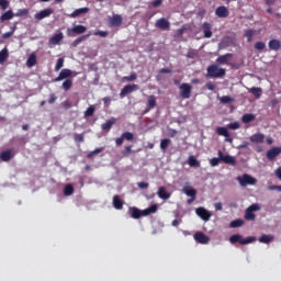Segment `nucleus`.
Here are the masks:
<instances>
[{
	"mask_svg": "<svg viewBox=\"0 0 281 281\" xmlns=\"http://www.w3.org/2000/svg\"><path fill=\"white\" fill-rule=\"evenodd\" d=\"M207 78H223L226 74L225 68H218V65L207 67Z\"/></svg>",
	"mask_w": 281,
	"mask_h": 281,
	"instance_id": "f257e3e1",
	"label": "nucleus"
},
{
	"mask_svg": "<svg viewBox=\"0 0 281 281\" xmlns=\"http://www.w3.org/2000/svg\"><path fill=\"white\" fill-rule=\"evenodd\" d=\"M229 243H232V245H236V243H239V245H249L256 243V237L250 236L244 239L243 235L235 234L229 237Z\"/></svg>",
	"mask_w": 281,
	"mask_h": 281,
	"instance_id": "f03ea898",
	"label": "nucleus"
},
{
	"mask_svg": "<svg viewBox=\"0 0 281 281\" xmlns=\"http://www.w3.org/2000/svg\"><path fill=\"white\" fill-rule=\"evenodd\" d=\"M260 210H261L260 204L258 203L251 204L249 207L246 209L244 218L246 221H256L255 212H260Z\"/></svg>",
	"mask_w": 281,
	"mask_h": 281,
	"instance_id": "7ed1b4c3",
	"label": "nucleus"
},
{
	"mask_svg": "<svg viewBox=\"0 0 281 281\" xmlns=\"http://www.w3.org/2000/svg\"><path fill=\"white\" fill-rule=\"evenodd\" d=\"M87 32V26L82 24L75 25L74 27H68L66 31L67 36L74 38V36H80V34H85Z\"/></svg>",
	"mask_w": 281,
	"mask_h": 281,
	"instance_id": "20e7f679",
	"label": "nucleus"
},
{
	"mask_svg": "<svg viewBox=\"0 0 281 281\" xmlns=\"http://www.w3.org/2000/svg\"><path fill=\"white\" fill-rule=\"evenodd\" d=\"M237 181L241 188H247V186H256L258 180L250 175L244 173L241 177H237Z\"/></svg>",
	"mask_w": 281,
	"mask_h": 281,
	"instance_id": "39448f33",
	"label": "nucleus"
},
{
	"mask_svg": "<svg viewBox=\"0 0 281 281\" xmlns=\"http://www.w3.org/2000/svg\"><path fill=\"white\" fill-rule=\"evenodd\" d=\"M179 89L181 98H183V100H190L192 95V87L190 83H182L180 85Z\"/></svg>",
	"mask_w": 281,
	"mask_h": 281,
	"instance_id": "423d86ee",
	"label": "nucleus"
},
{
	"mask_svg": "<svg viewBox=\"0 0 281 281\" xmlns=\"http://www.w3.org/2000/svg\"><path fill=\"white\" fill-rule=\"evenodd\" d=\"M74 76V71L69 68H64L59 72L58 77L54 79V82H60V80H69Z\"/></svg>",
	"mask_w": 281,
	"mask_h": 281,
	"instance_id": "0eeeda50",
	"label": "nucleus"
},
{
	"mask_svg": "<svg viewBox=\"0 0 281 281\" xmlns=\"http://www.w3.org/2000/svg\"><path fill=\"white\" fill-rule=\"evenodd\" d=\"M228 127L218 126L216 127L217 135H221L222 137H225V142L227 144H232L234 142V138L229 135Z\"/></svg>",
	"mask_w": 281,
	"mask_h": 281,
	"instance_id": "6e6552de",
	"label": "nucleus"
},
{
	"mask_svg": "<svg viewBox=\"0 0 281 281\" xmlns=\"http://www.w3.org/2000/svg\"><path fill=\"white\" fill-rule=\"evenodd\" d=\"M52 14H54V9L47 8V9H44V10L35 13L34 19L36 21H43V19H47V18L52 16Z\"/></svg>",
	"mask_w": 281,
	"mask_h": 281,
	"instance_id": "1a4fd4ad",
	"label": "nucleus"
},
{
	"mask_svg": "<svg viewBox=\"0 0 281 281\" xmlns=\"http://www.w3.org/2000/svg\"><path fill=\"white\" fill-rule=\"evenodd\" d=\"M16 151L14 150V148H9L0 153V161H10L11 159H14Z\"/></svg>",
	"mask_w": 281,
	"mask_h": 281,
	"instance_id": "9d476101",
	"label": "nucleus"
},
{
	"mask_svg": "<svg viewBox=\"0 0 281 281\" xmlns=\"http://www.w3.org/2000/svg\"><path fill=\"white\" fill-rule=\"evenodd\" d=\"M195 214L200 216L202 221H205V222L212 218V213H210V211H207L205 207H202V206L195 209Z\"/></svg>",
	"mask_w": 281,
	"mask_h": 281,
	"instance_id": "9b49d317",
	"label": "nucleus"
},
{
	"mask_svg": "<svg viewBox=\"0 0 281 281\" xmlns=\"http://www.w3.org/2000/svg\"><path fill=\"white\" fill-rule=\"evenodd\" d=\"M155 27L166 32L170 30V21H168L166 18H160L155 22Z\"/></svg>",
	"mask_w": 281,
	"mask_h": 281,
	"instance_id": "f8f14e48",
	"label": "nucleus"
},
{
	"mask_svg": "<svg viewBox=\"0 0 281 281\" xmlns=\"http://www.w3.org/2000/svg\"><path fill=\"white\" fill-rule=\"evenodd\" d=\"M217 155L223 164H227L228 166H236V158H234V156L224 155L221 150H218Z\"/></svg>",
	"mask_w": 281,
	"mask_h": 281,
	"instance_id": "ddd939ff",
	"label": "nucleus"
},
{
	"mask_svg": "<svg viewBox=\"0 0 281 281\" xmlns=\"http://www.w3.org/2000/svg\"><path fill=\"white\" fill-rule=\"evenodd\" d=\"M193 238L195 241H198L200 245H207V243H210V236L205 235L202 232H196L193 235Z\"/></svg>",
	"mask_w": 281,
	"mask_h": 281,
	"instance_id": "4468645a",
	"label": "nucleus"
},
{
	"mask_svg": "<svg viewBox=\"0 0 281 281\" xmlns=\"http://www.w3.org/2000/svg\"><path fill=\"white\" fill-rule=\"evenodd\" d=\"M110 25L112 27H120V25H122V23H124V20L122 19V15L120 14H114L110 21H109Z\"/></svg>",
	"mask_w": 281,
	"mask_h": 281,
	"instance_id": "2eb2a0df",
	"label": "nucleus"
},
{
	"mask_svg": "<svg viewBox=\"0 0 281 281\" xmlns=\"http://www.w3.org/2000/svg\"><path fill=\"white\" fill-rule=\"evenodd\" d=\"M280 154L281 147H273L267 151V159H269V161H273V159H276Z\"/></svg>",
	"mask_w": 281,
	"mask_h": 281,
	"instance_id": "dca6fc26",
	"label": "nucleus"
},
{
	"mask_svg": "<svg viewBox=\"0 0 281 281\" xmlns=\"http://www.w3.org/2000/svg\"><path fill=\"white\" fill-rule=\"evenodd\" d=\"M215 14L218 19H227L229 16V10H227V7H218L215 10Z\"/></svg>",
	"mask_w": 281,
	"mask_h": 281,
	"instance_id": "f3484780",
	"label": "nucleus"
},
{
	"mask_svg": "<svg viewBox=\"0 0 281 281\" xmlns=\"http://www.w3.org/2000/svg\"><path fill=\"white\" fill-rule=\"evenodd\" d=\"M202 32L204 34V38H212V24L204 22L202 24Z\"/></svg>",
	"mask_w": 281,
	"mask_h": 281,
	"instance_id": "a211bd4d",
	"label": "nucleus"
},
{
	"mask_svg": "<svg viewBox=\"0 0 281 281\" xmlns=\"http://www.w3.org/2000/svg\"><path fill=\"white\" fill-rule=\"evenodd\" d=\"M268 47L272 52H280V49H281L280 40H276V38L270 40L269 43H268Z\"/></svg>",
	"mask_w": 281,
	"mask_h": 281,
	"instance_id": "6ab92c4d",
	"label": "nucleus"
},
{
	"mask_svg": "<svg viewBox=\"0 0 281 281\" xmlns=\"http://www.w3.org/2000/svg\"><path fill=\"white\" fill-rule=\"evenodd\" d=\"M232 58H234V54L227 53L217 57L216 63H218V65H227Z\"/></svg>",
	"mask_w": 281,
	"mask_h": 281,
	"instance_id": "aec40b11",
	"label": "nucleus"
},
{
	"mask_svg": "<svg viewBox=\"0 0 281 281\" xmlns=\"http://www.w3.org/2000/svg\"><path fill=\"white\" fill-rule=\"evenodd\" d=\"M249 139L252 144H263L265 143V134H262V133L254 134L249 137Z\"/></svg>",
	"mask_w": 281,
	"mask_h": 281,
	"instance_id": "412c9836",
	"label": "nucleus"
},
{
	"mask_svg": "<svg viewBox=\"0 0 281 281\" xmlns=\"http://www.w3.org/2000/svg\"><path fill=\"white\" fill-rule=\"evenodd\" d=\"M63 38H65V35L63 34V32H59L49 38V44L50 45H60V42L63 41Z\"/></svg>",
	"mask_w": 281,
	"mask_h": 281,
	"instance_id": "4be33fe9",
	"label": "nucleus"
},
{
	"mask_svg": "<svg viewBox=\"0 0 281 281\" xmlns=\"http://www.w3.org/2000/svg\"><path fill=\"white\" fill-rule=\"evenodd\" d=\"M136 87H137V85H133V86L127 85V86H125L120 92V98H125V95H128V93H133V91H135Z\"/></svg>",
	"mask_w": 281,
	"mask_h": 281,
	"instance_id": "5701e85b",
	"label": "nucleus"
},
{
	"mask_svg": "<svg viewBox=\"0 0 281 281\" xmlns=\"http://www.w3.org/2000/svg\"><path fill=\"white\" fill-rule=\"evenodd\" d=\"M130 213H131V217L135 218V220L142 218V216H144V211H142L135 206L130 207Z\"/></svg>",
	"mask_w": 281,
	"mask_h": 281,
	"instance_id": "b1692460",
	"label": "nucleus"
},
{
	"mask_svg": "<svg viewBox=\"0 0 281 281\" xmlns=\"http://www.w3.org/2000/svg\"><path fill=\"white\" fill-rule=\"evenodd\" d=\"M148 109L144 111V113H148L150 109H155L157 106V98L155 95H149L147 99Z\"/></svg>",
	"mask_w": 281,
	"mask_h": 281,
	"instance_id": "393cba45",
	"label": "nucleus"
},
{
	"mask_svg": "<svg viewBox=\"0 0 281 281\" xmlns=\"http://www.w3.org/2000/svg\"><path fill=\"white\" fill-rule=\"evenodd\" d=\"M157 194L159 199H162L164 201H168V199H170V193H168L166 187H159Z\"/></svg>",
	"mask_w": 281,
	"mask_h": 281,
	"instance_id": "a878e982",
	"label": "nucleus"
},
{
	"mask_svg": "<svg viewBox=\"0 0 281 281\" xmlns=\"http://www.w3.org/2000/svg\"><path fill=\"white\" fill-rule=\"evenodd\" d=\"M88 12H89V8L85 7V8L75 10L69 16H70V19H76V18L80 16L81 14H87Z\"/></svg>",
	"mask_w": 281,
	"mask_h": 281,
	"instance_id": "bb28decb",
	"label": "nucleus"
},
{
	"mask_svg": "<svg viewBox=\"0 0 281 281\" xmlns=\"http://www.w3.org/2000/svg\"><path fill=\"white\" fill-rule=\"evenodd\" d=\"M12 19H14V12H12V10H8L0 16L1 23H4V21H12Z\"/></svg>",
	"mask_w": 281,
	"mask_h": 281,
	"instance_id": "cd10ccee",
	"label": "nucleus"
},
{
	"mask_svg": "<svg viewBox=\"0 0 281 281\" xmlns=\"http://www.w3.org/2000/svg\"><path fill=\"white\" fill-rule=\"evenodd\" d=\"M113 207L115 210H122L124 207V202L120 199V195L113 196Z\"/></svg>",
	"mask_w": 281,
	"mask_h": 281,
	"instance_id": "c85d7f7f",
	"label": "nucleus"
},
{
	"mask_svg": "<svg viewBox=\"0 0 281 281\" xmlns=\"http://www.w3.org/2000/svg\"><path fill=\"white\" fill-rule=\"evenodd\" d=\"M115 122H116L115 117H111L110 120H108L105 123L101 125L102 131H110L111 128H113V124H115Z\"/></svg>",
	"mask_w": 281,
	"mask_h": 281,
	"instance_id": "c756f323",
	"label": "nucleus"
},
{
	"mask_svg": "<svg viewBox=\"0 0 281 281\" xmlns=\"http://www.w3.org/2000/svg\"><path fill=\"white\" fill-rule=\"evenodd\" d=\"M159 210V206L157 204H153L149 207L143 210V215L144 216H149V214H155Z\"/></svg>",
	"mask_w": 281,
	"mask_h": 281,
	"instance_id": "7c9ffc66",
	"label": "nucleus"
},
{
	"mask_svg": "<svg viewBox=\"0 0 281 281\" xmlns=\"http://www.w3.org/2000/svg\"><path fill=\"white\" fill-rule=\"evenodd\" d=\"M244 36L247 38V43H251L254 41V36H256V30H246Z\"/></svg>",
	"mask_w": 281,
	"mask_h": 281,
	"instance_id": "2f4dec72",
	"label": "nucleus"
},
{
	"mask_svg": "<svg viewBox=\"0 0 281 281\" xmlns=\"http://www.w3.org/2000/svg\"><path fill=\"white\" fill-rule=\"evenodd\" d=\"M188 165L191 168H201V162L194 158V156H189Z\"/></svg>",
	"mask_w": 281,
	"mask_h": 281,
	"instance_id": "473e14b6",
	"label": "nucleus"
},
{
	"mask_svg": "<svg viewBox=\"0 0 281 281\" xmlns=\"http://www.w3.org/2000/svg\"><path fill=\"white\" fill-rule=\"evenodd\" d=\"M254 120H256V115L251 114V113L244 114L241 117V122L244 124H249V123L254 122Z\"/></svg>",
	"mask_w": 281,
	"mask_h": 281,
	"instance_id": "72a5a7b5",
	"label": "nucleus"
},
{
	"mask_svg": "<svg viewBox=\"0 0 281 281\" xmlns=\"http://www.w3.org/2000/svg\"><path fill=\"white\" fill-rule=\"evenodd\" d=\"M273 235H261L259 237V243H263L265 245H269V243H272Z\"/></svg>",
	"mask_w": 281,
	"mask_h": 281,
	"instance_id": "f704fd0d",
	"label": "nucleus"
},
{
	"mask_svg": "<svg viewBox=\"0 0 281 281\" xmlns=\"http://www.w3.org/2000/svg\"><path fill=\"white\" fill-rule=\"evenodd\" d=\"M183 192H184V194H187V196H191V199H196V190L195 189L186 187L183 189Z\"/></svg>",
	"mask_w": 281,
	"mask_h": 281,
	"instance_id": "c9c22d12",
	"label": "nucleus"
},
{
	"mask_svg": "<svg viewBox=\"0 0 281 281\" xmlns=\"http://www.w3.org/2000/svg\"><path fill=\"white\" fill-rule=\"evenodd\" d=\"M10 57V54L8 53V48H3L0 50V65H3L5 63V59Z\"/></svg>",
	"mask_w": 281,
	"mask_h": 281,
	"instance_id": "e433bc0d",
	"label": "nucleus"
},
{
	"mask_svg": "<svg viewBox=\"0 0 281 281\" xmlns=\"http://www.w3.org/2000/svg\"><path fill=\"white\" fill-rule=\"evenodd\" d=\"M90 34L87 35H81L78 38H76L72 43L71 46L72 47H78V45H80V43H82V41H86V38H89Z\"/></svg>",
	"mask_w": 281,
	"mask_h": 281,
	"instance_id": "4c0bfd02",
	"label": "nucleus"
},
{
	"mask_svg": "<svg viewBox=\"0 0 281 281\" xmlns=\"http://www.w3.org/2000/svg\"><path fill=\"white\" fill-rule=\"evenodd\" d=\"M243 225H245V221H243L241 218L232 221V222L229 223V227H232V228L243 227Z\"/></svg>",
	"mask_w": 281,
	"mask_h": 281,
	"instance_id": "58836bf2",
	"label": "nucleus"
},
{
	"mask_svg": "<svg viewBox=\"0 0 281 281\" xmlns=\"http://www.w3.org/2000/svg\"><path fill=\"white\" fill-rule=\"evenodd\" d=\"M64 91H69L74 87V80L71 79H66L63 85H61Z\"/></svg>",
	"mask_w": 281,
	"mask_h": 281,
	"instance_id": "ea45409f",
	"label": "nucleus"
},
{
	"mask_svg": "<svg viewBox=\"0 0 281 281\" xmlns=\"http://www.w3.org/2000/svg\"><path fill=\"white\" fill-rule=\"evenodd\" d=\"M249 93H251L252 95H255V98H260V95H262V89L261 88H257L254 87L249 90Z\"/></svg>",
	"mask_w": 281,
	"mask_h": 281,
	"instance_id": "a19ab883",
	"label": "nucleus"
},
{
	"mask_svg": "<svg viewBox=\"0 0 281 281\" xmlns=\"http://www.w3.org/2000/svg\"><path fill=\"white\" fill-rule=\"evenodd\" d=\"M74 194V186L71 184H66L64 188V195L65 196H71Z\"/></svg>",
	"mask_w": 281,
	"mask_h": 281,
	"instance_id": "79ce46f5",
	"label": "nucleus"
},
{
	"mask_svg": "<svg viewBox=\"0 0 281 281\" xmlns=\"http://www.w3.org/2000/svg\"><path fill=\"white\" fill-rule=\"evenodd\" d=\"M27 67H34L36 65V55L31 54L26 60Z\"/></svg>",
	"mask_w": 281,
	"mask_h": 281,
	"instance_id": "37998d69",
	"label": "nucleus"
},
{
	"mask_svg": "<svg viewBox=\"0 0 281 281\" xmlns=\"http://www.w3.org/2000/svg\"><path fill=\"white\" fill-rule=\"evenodd\" d=\"M93 113H95V106L90 105L83 113L85 117H91L93 116Z\"/></svg>",
	"mask_w": 281,
	"mask_h": 281,
	"instance_id": "c03bdc74",
	"label": "nucleus"
},
{
	"mask_svg": "<svg viewBox=\"0 0 281 281\" xmlns=\"http://www.w3.org/2000/svg\"><path fill=\"white\" fill-rule=\"evenodd\" d=\"M123 157H128L133 155V145L125 146L124 150L122 151Z\"/></svg>",
	"mask_w": 281,
	"mask_h": 281,
	"instance_id": "a18cd8bd",
	"label": "nucleus"
},
{
	"mask_svg": "<svg viewBox=\"0 0 281 281\" xmlns=\"http://www.w3.org/2000/svg\"><path fill=\"white\" fill-rule=\"evenodd\" d=\"M64 65H65V59L63 57L58 58L55 65V71H60Z\"/></svg>",
	"mask_w": 281,
	"mask_h": 281,
	"instance_id": "49530a36",
	"label": "nucleus"
},
{
	"mask_svg": "<svg viewBox=\"0 0 281 281\" xmlns=\"http://www.w3.org/2000/svg\"><path fill=\"white\" fill-rule=\"evenodd\" d=\"M122 136H123V139H126V142H133L135 137V135H133V133L131 132H124Z\"/></svg>",
	"mask_w": 281,
	"mask_h": 281,
	"instance_id": "de8ad7c7",
	"label": "nucleus"
},
{
	"mask_svg": "<svg viewBox=\"0 0 281 281\" xmlns=\"http://www.w3.org/2000/svg\"><path fill=\"white\" fill-rule=\"evenodd\" d=\"M123 82H133V80H137V74L133 72L131 76L123 77Z\"/></svg>",
	"mask_w": 281,
	"mask_h": 281,
	"instance_id": "09e8293b",
	"label": "nucleus"
},
{
	"mask_svg": "<svg viewBox=\"0 0 281 281\" xmlns=\"http://www.w3.org/2000/svg\"><path fill=\"white\" fill-rule=\"evenodd\" d=\"M168 146H170V139L169 138H164L160 142V148L161 150H166L168 148Z\"/></svg>",
	"mask_w": 281,
	"mask_h": 281,
	"instance_id": "8fccbe9b",
	"label": "nucleus"
},
{
	"mask_svg": "<svg viewBox=\"0 0 281 281\" xmlns=\"http://www.w3.org/2000/svg\"><path fill=\"white\" fill-rule=\"evenodd\" d=\"M14 16H26V14H30V10L27 9H19L16 13H13Z\"/></svg>",
	"mask_w": 281,
	"mask_h": 281,
	"instance_id": "3c124183",
	"label": "nucleus"
},
{
	"mask_svg": "<svg viewBox=\"0 0 281 281\" xmlns=\"http://www.w3.org/2000/svg\"><path fill=\"white\" fill-rule=\"evenodd\" d=\"M220 102L222 104H231V102H234V99H232V97L224 95L220 99Z\"/></svg>",
	"mask_w": 281,
	"mask_h": 281,
	"instance_id": "603ef678",
	"label": "nucleus"
},
{
	"mask_svg": "<svg viewBox=\"0 0 281 281\" xmlns=\"http://www.w3.org/2000/svg\"><path fill=\"white\" fill-rule=\"evenodd\" d=\"M74 139L77 144H82L85 142V134H75Z\"/></svg>",
	"mask_w": 281,
	"mask_h": 281,
	"instance_id": "864d4df0",
	"label": "nucleus"
},
{
	"mask_svg": "<svg viewBox=\"0 0 281 281\" xmlns=\"http://www.w3.org/2000/svg\"><path fill=\"white\" fill-rule=\"evenodd\" d=\"M227 128H229L231 131H238V128H240V123L238 122L229 123L227 125Z\"/></svg>",
	"mask_w": 281,
	"mask_h": 281,
	"instance_id": "5fc2aeb1",
	"label": "nucleus"
},
{
	"mask_svg": "<svg viewBox=\"0 0 281 281\" xmlns=\"http://www.w3.org/2000/svg\"><path fill=\"white\" fill-rule=\"evenodd\" d=\"M10 8V0H0V9L8 10Z\"/></svg>",
	"mask_w": 281,
	"mask_h": 281,
	"instance_id": "6e6d98bb",
	"label": "nucleus"
},
{
	"mask_svg": "<svg viewBox=\"0 0 281 281\" xmlns=\"http://www.w3.org/2000/svg\"><path fill=\"white\" fill-rule=\"evenodd\" d=\"M265 47H267V44H265V42L255 43V49H258L259 52H262V49H265Z\"/></svg>",
	"mask_w": 281,
	"mask_h": 281,
	"instance_id": "4d7b16f0",
	"label": "nucleus"
},
{
	"mask_svg": "<svg viewBox=\"0 0 281 281\" xmlns=\"http://www.w3.org/2000/svg\"><path fill=\"white\" fill-rule=\"evenodd\" d=\"M211 166L214 168L221 164V156L218 158L214 157L210 160Z\"/></svg>",
	"mask_w": 281,
	"mask_h": 281,
	"instance_id": "13d9d810",
	"label": "nucleus"
},
{
	"mask_svg": "<svg viewBox=\"0 0 281 281\" xmlns=\"http://www.w3.org/2000/svg\"><path fill=\"white\" fill-rule=\"evenodd\" d=\"M94 36H101V38H106L109 36V32L106 31H97L93 33Z\"/></svg>",
	"mask_w": 281,
	"mask_h": 281,
	"instance_id": "bf43d9fd",
	"label": "nucleus"
},
{
	"mask_svg": "<svg viewBox=\"0 0 281 281\" xmlns=\"http://www.w3.org/2000/svg\"><path fill=\"white\" fill-rule=\"evenodd\" d=\"M101 151H102V148H97V149H94L93 151H90V153L87 155V158H88V159H91L94 155H100Z\"/></svg>",
	"mask_w": 281,
	"mask_h": 281,
	"instance_id": "052dcab7",
	"label": "nucleus"
},
{
	"mask_svg": "<svg viewBox=\"0 0 281 281\" xmlns=\"http://www.w3.org/2000/svg\"><path fill=\"white\" fill-rule=\"evenodd\" d=\"M205 87H206V89H209V91H214L216 89V86L212 81H209L205 85Z\"/></svg>",
	"mask_w": 281,
	"mask_h": 281,
	"instance_id": "680f3d73",
	"label": "nucleus"
},
{
	"mask_svg": "<svg viewBox=\"0 0 281 281\" xmlns=\"http://www.w3.org/2000/svg\"><path fill=\"white\" fill-rule=\"evenodd\" d=\"M249 142L244 140L240 145L237 146L238 150H243V148H248Z\"/></svg>",
	"mask_w": 281,
	"mask_h": 281,
	"instance_id": "e2e57ef3",
	"label": "nucleus"
},
{
	"mask_svg": "<svg viewBox=\"0 0 281 281\" xmlns=\"http://www.w3.org/2000/svg\"><path fill=\"white\" fill-rule=\"evenodd\" d=\"M57 100H58V97H56L55 93H52L48 100V104H54Z\"/></svg>",
	"mask_w": 281,
	"mask_h": 281,
	"instance_id": "0e129e2a",
	"label": "nucleus"
},
{
	"mask_svg": "<svg viewBox=\"0 0 281 281\" xmlns=\"http://www.w3.org/2000/svg\"><path fill=\"white\" fill-rule=\"evenodd\" d=\"M148 183L147 182H138L137 183V187L140 189V190H146V188H148Z\"/></svg>",
	"mask_w": 281,
	"mask_h": 281,
	"instance_id": "69168bd1",
	"label": "nucleus"
},
{
	"mask_svg": "<svg viewBox=\"0 0 281 281\" xmlns=\"http://www.w3.org/2000/svg\"><path fill=\"white\" fill-rule=\"evenodd\" d=\"M115 144L116 146H122L124 144V136L121 135V137L116 138Z\"/></svg>",
	"mask_w": 281,
	"mask_h": 281,
	"instance_id": "338daca9",
	"label": "nucleus"
},
{
	"mask_svg": "<svg viewBox=\"0 0 281 281\" xmlns=\"http://www.w3.org/2000/svg\"><path fill=\"white\" fill-rule=\"evenodd\" d=\"M276 177H278L280 179V181H281V167L277 168Z\"/></svg>",
	"mask_w": 281,
	"mask_h": 281,
	"instance_id": "774afa93",
	"label": "nucleus"
}]
</instances>
